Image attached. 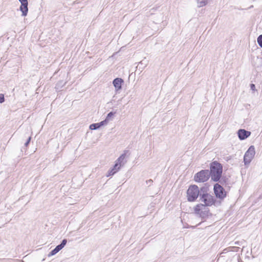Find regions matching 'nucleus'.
<instances>
[{
    "label": "nucleus",
    "instance_id": "nucleus-1",
    "mask_svg": "<svg viewBox=\"0 0 262 262\" xmlns=\"http://www.w3.org/2000/svg\"><path fill=\"white\" fill-rule=\"evenodd\" d=\"M210 177L211 180L214 182L219 181L223 172L222 165L217 161H214L210 164Z\"/></svg>",
    "mask_w": 262,
    "mask_h": 262
},
{
    "label": "nucleus",
    "instance_id": "nucleus-2",
    "mask_svg": "<svg viewBox=\"0 0 262 262\" xmlns=\"http://www.w3.org/2000/svg\"><path fill=\"white\" fill-rule=\"evenodd\" d=\"M199 194V187L196 185L190 186L187 191V196L188 201H194L198 198Z\"/></svg>",
    "mask_w": 262,
    "mask_h": 262
},
{
    "label": "nucleus",
    "instance_id": "nucleus-3",
    "mask_svg": "<svg viewBox=\"0 0 262 262\" xmlns=\"http://www.w3.org/2000/svg\"><path fill=\"white\" fill-rule=\"evenodd\" d=\"M210 177V172L208 170H202L196 173L194 177V180L198 183L205 182Z\"/></svg>",
    "mask_w": 262,
    "mask_h": 262
},
{
    "label": "nucleus",
    "instance_id": "nucleus-4",
    "mask_svg": "<svg viewBox=\"0 0 262 262\" xmlns=\"http://www.w3.org/2000/svg\"><path fill=\"white\" fill-rule=\"evenodd\" d=\"M200 200L208 206H211L214 203L213 196L207 192L205 193L204 191L202 194L200 193Z\"/></svg>",
    "mask_w": 262,
    "mask_h": 262
},
{
    "label": "nucleus",
    "instance_id": "nucleus-5",
    "mask_svg": "<svg viewBox=\"0 0 262 262\" xmlns=\"http://www.w3.org/2000/svg\"><path fill=\"white\" fill-rule=\"evenodd\" d=\"M207 206L205 204H198L194 208V212L195 213L199 214L201 217H204L207 215L209 211Z\"/></svg>",
    "mask_w": 262,
    "mask_h": 262
},
{
    "label": "nucleus",
    "instance_id": "nucleus-6",
    "mask_svg": "<svg viewBox=\"0 0 262 262\" xmlns=\"http://www.w3.org/2000/svg\"><path fill=\"white\" fill-rule=\"evenodd\" d=\"M255 148L253 146H251L248 150L246 152L244 158V161L245 164H247L250 163L252 159L254 157L255 155Z\"/></svg>",
    "mask_w": 262,
    "mask_h": 262
},
{
    "label": "nucleus",
    "instance_id": "nucleus-7",
    "mask_svg": "<svg viewBox=\"0 0 262 262\" xmlns=\"http://www.w3.org/2000/svg\"><path fill=\"white\" fill-rule=\"evenodd\" d=\"M214 191L216 196L218 198L223 199L226 195L225 189L217 183L214 186Z\"/></svg>",
    "mask_w": 262,
    "mask_h": 262
},
{
    "label": "nucleus",
    "instance_id": "nucleus-8",
    "mask_svg": "<svg viewBox=\"0 0 262 262\" xmlns=\"http://www.w3.org/2000/svg\"><path fill=\"white\" fill-rule=\"evenodd\" d=\"M67 243V240L66 239H64L62 241L60 244L57 245L53 250H52L48 254V256H51L55 255L60 250H61L66 245Z\"/></svg>",
    "mask_w": 262,
    "mask_h": 262
},
{
    "label": "nucleus",
    "instance_id": "nucleus-9",
    "mask_svg": "<svg viewBox=\"0 0 262 262\" xmlns=\"http://www.w3.org/2000/svg\"><path fill=\"white\" fill-rule=\"evenodd\" d=\"M251 135V132L246 130L243 129H240L238 131V137L241 140H245L249 137Z\"/></svg>",
    "mask_w": 262,
    "mask_h": 262
},
{
    "label": "nucleus",
    "instance_id": "nucleus-10",
    "mask_svg": "<svg viewBox=\"0 0 262 262\" xmlns=\"http://www.w3.org/2000/svg\"><path fill=\"white\" fill-rule=\"evenodd\" d=\"M123 82V80L120 78H116L113 80V84L116 91H118L122 89Z\"/></svg>",
    "mask_w": 262,
    "mask_h": 262
},
{
    "label": "nucleus",
    "instance_id": "nucleus-11",
    "mask_svg": "<svg viewBox=\"0 0 262 262\" xmlns=\"http://www.w3.org/2000/svg\"><path fill=\"white\" fill-rule=\"evenodd\" d=\"M28 3L21 4V6L19 8L20 10L22 12V16H26L27 15L28 8Z\"/></svg>",
    "mask_w": 262,
    "mask_h": 262
},
{
    "label": "nucleus",
    "instance_id": "nucleus-12",
    "mask_svg": "<svg viewBox=\"0 0 262 262\" xmlns=\"http://www.w3.org/2000/svg\"><path fill=\"white\" fill-rule=\"evenodd\" d=\"M197 7L201 8L206 6L211 0H195Z\"/></svg>",
    "mask_w": 262,
    "mask_h": 262
},
{
    "label": "nucleus",
    "instance_id": "nucleus-13",
    "mask_svg": "<svg viewBox=\"0 0 262 262\" xmlns=\"http://www.w3.org/2000/svg\"><path fill=\"white\" fill-rule=\"evenodd\" d=\"M126 154H122L116 161V163L119 164V165L123 166L124 164V162H123V160L125 158Z\"/></svg>",
    "mask_w": 262,
    "mask_h": 262
},
{
    "label": "nucleus",
    "instance_id": "nucleus-14",
    "mask_svg": "<svg viewBox=\"0 0 262 262\" xmlns=\"http://www.w3.org/2000/svg\"><path fill=\"white\" fill-rule=\"evenodd\" d=\"M121 166H122L119 165V164H118L115 162V164L113 168H112V169L114 170V171L115 173H116L117 171H118L120 170Z\"/></svg>",
    "mask_w": 262,
    "mask_h": 262
},
{
    "label": "nucleus",
    "instance_id": "nucleus-15",
    "mask_svg": "<svg viewBox=\"0 0 262 262\" xmlns=\"http://www.w3.org/2000/svg\"><path fill=\"white\" fill-rule=\"evenodd\" d=\"M100 127V125H99L98 123L92 124L90 126V129L92 130L97 129Z\"/></svg>",
    "mask_w": 262,
    "mask_h": 262
},
{
    "label": "nucleus",
    "instance_id": "nucleus-16",
    "mask_svg": "<svg viewBox=\"0 0 262 262\" xmlns=\"http://www.w3.org/2000/svg\"><path fill=\"white\" fill-rule=\"evenodd\" d=\"M257 43L259 46L262 48V34L260 35L257 38Z\"/></svg>",
    "mask_w": 262,
    "mask_h": 262
},
{
    "label": "nucleus",
    "instance_id": "nucleus-17",
    "mask_svg": "<svg viewBox=\"0 0 262 262\" xmlns=\"http://www.w3.org/2000/svg\"><path fill=\"white\" fill-rule=\"evenodd\" d=\"M115 173H116L114 171V170L112 169L108 171V173L107 174L106 176L110 177L113 176Z\"/></svg>",
    "mask_w": 262,
    "mask_h": 262
},
{
    "label": "nucleus",
    "instance_id": "nucleus-18",
    "mask_svg": "<svg viewBox=\"0 0 262 262\" xmlns=\"http://www.w3.org/2000/svg\"><path fill=\"white\" fill-rule=\"evenodd\" d=\"M114 113L112 112H110L107 115V117L106 118V120L108 121V120L110 118H111V117H112L113 115H114Z\"/></svg>",
    "mask_w": 262,
    "mask_h": 262
},
{
    "label": "nucleus",
    "instance_id": "nucleus-19",
    "mask_svg": "<svg viewBox=\"0 0 262 262\" xmlns=\"http://www.w3.org/2000/svg\"><path fill=\"white\" fill-rule=\"evenodd\" d=\"M107 121L105 119L102 121H101L100 122L98 123L99 125H100V127H101V126H103L104 125V124H107Z\"/></svg>",
    "mask_w": 262,
    "mask_h": 262
},
{
    "label": "nucleus",
    "instance_id": "nucleus-20",
    "mask_svg": "<svg viewBox=\"0 0 262 262\" xmlns=\"http://www.w3.org/2000/svg\"><path fill=\"white\" fill-rule=\"evenodd\" d=\"M5 101L4 95L2 94H0V103H3Z\"/></svg>",
    "mask_w": 262,
    "mask_h": 262
},
{
    "label": "nucleus",
    "instance_id": "nucleus-21",
    "mask_svg": "<svg viewBox=\"0 0 262 262\" xmlns=\"http://www.w3.org/2000/svg\"><path fill=\"white\" fill-rule=\"evenodd\" d=\"M31 139V137H29L27 142L25 144V146H27L28 145V144H29V143L30 142Z\"/></svg>",
    "mask_w": 262,
    "mask_h": 262
},
{
    "label": "nucleus",
    "instance_id": "nucleus-22",
    "mask_svg": "<svg viewBox=\"0 0 262 262\" xmlns=\"http://www.w3.org/2000/svg\"><path fill=\"white\" fill-rule=\"evenodd\" d=\"M250 88H251V89L253 91H254L255 90V86L254 84H251Z\"/></svg>",
    "mask_w": 262,
    "mask_h": 262
},
{
    "label": "nucleus",
    "instance_id": "nucleus-23",
    "mask_svg": "<svg viewBox=\"0 0 262 262\" xmlns=\"http://www.w3.org/2000/svg\"><path fill=\"white\" fill-rule=\"evenodd\" d=\"M21 4L28 3V0H19Z\"/></svg>",
    "mask_w": 262,
    "mask_h": 262
},
{
    "label": "nucleus",
    "instance_id": "nucleus-24",
    "mask_svg": "<svg viewBox=\"0 0 262 262\" xmlns=\"http://www.w3.org/2000/svg\"><path fill=\"white\" fill-rule=\"evenodd\" d=\"M21 262H24V261L23 260H21Z\"/></svg>",
    "mask_w": 262,
    "mask_h": 262
}]
</instances>
